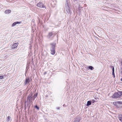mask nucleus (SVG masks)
<instances>
[{
	"label": "nucleus",
	"mask_w": 122,
	"mask_h": 122,
	"mask_svg": "<svg viewBox=\"0 0 122 122\" xmlns=\"http://www.w3.org/2000/svg\"><path fill=\"white\" fill-rule=\"evenodd\" d=\"M37 6L40 8H44V5L41 3H38L37 5Z\"/></svg>",
	"instance_id": "obj_3"
},
{
	"label": "nucleus",
	"mask_w": 122,
	"mask_h": 122,
	"mask_svg": "<svg viewBox=\"0 0 122 122\" xmlns=\"http://www.w3.org/2000/svg\"><path fill=\"white\" fill-rule=\"evenodd\" d=\"M11 11L10 10H6L5 12V14H9L11 12Z\"/></svg>",
	"instance_id": "obj_9"
},
{
	"label": "nucleus",
	"mask_w": 122,
	"mask_h": 122,
	"mask_svg": "<svg viewBox=\"0 0 122 122\" xmlns=\"http://www.w3.org/2000/svg\"><path fill=\"white\" fill-rule=\"evenodd\" d=\"M112 68V72H114V67H113Z\"/></svg>",
	"instance_id": "obj_23"
},
{
	"label": "nucleus",
	"mask_w": 122,
	"mask_h": 122,
	"mask_svg": "<svg viewBox=\"0 0 122 122\" xmlns=\"http://www.w3.org/2000/svg\"><path fill=\"white\" fill-rule=\"evenodd\" d=\"M55 45V44H54L53 46H52V48L51 49V54L53 55L55 54L54 47Z\"/></svg>",
	"instance_id": "obj_2"
},
{
	"label": "nucleus",
	"mask_w": 122,
	"mask_h": 122,
	"mask_svg": "<svg viewBox=\"0 0 122 122\" xmlns=\"http://www.w3.org/2000/svg\"><path fill=\"white\" fill-rule=\"evenodd\" d=\"M30 82L29 79V78H26L25 80V84H26L27 83H28Z\"/></svg>",
	"instance_id": "obj_8"
},
{
	"label": "nucleus",
	"mask_w": 122,
	"mask_h": 122,
	"mask_svg": "<svg viewBox=\"0 0 122 122\" xmlns=\"http://www.w3.org/2000/svg\"><path fill=\"white\" fill-rule=\"evenodd\" d=\"M121 81H122V78L121 79Z\"/></svg>",
	"instance_id": "obj_26"
},
{
	"label": "nucleus",
	"mask_w": 122,
	"mask_h": 122,
	"mask_svg": "<svg viewBox=\"0 0 122 122\" xmlns=\"http://www.w3.org/2000/svg\"><path fill=\"white\" fill-rule=\"evenodd\" d=\"M21 23V21L20 22H16L13 23L12 25V26H14L16 24H20Z\"/></svg>",
	"instance_id": "obj_6"
},
{
	"label": "nucleus",
	"mask_w": 122,
	"mask_h": 122,
	"mask_svg": "<svg viewBox=\"0 0 122 122\" xmlns=\"http://www.w3.org/2000/svg\"><path fill=\"white\" fill-rule=\"evenodd\" d=\"M66 11L68 13H69L70 12V10L69 9V7L67 5L66 6Z\"/></svg>",
	"instance_id": "obj_10"
},
{
	"label": "nucleus",
	"mask_w": 122,
	"mask_h": 122,
	"mask_svg": "<svg viewBox=\"0 0 122 122\" xmlns=\"http://www.w3.org/2000/svg\"><path fill=\"white\" fill-rule=\"evenodd\" d=\"M122 95V92H119L114 94L112 96L113 98H117L120 97Z\"/></svg>",
	"instance_id": "obj_1"
},
{
	"label": "nucleus",
	"mask_w": 122,
	"mask_h": 122,
	"mask_svg": "<svg viewBox=\"0 0 122 122\" xmlns=\"http://www.w3.org/2000/svg\"><path fill=\"white\" fill-rule=\"evenodd\" d=\"M3 76H0V79H2L3 78Z\"/></svg>",
	"instance_id": "obj_21"
},
{
	"label": "nucleus",
	"mask_w": 122,
	"mask_h": 122,
	"mask_svg": "<svg viewBox=\"0 0 122 122\" xmlns=\"http://www.w3.org/2000/svg\"><path fill=\"white\" fill-rule=\"evenodd\" d=\"M91 102L93 103L95 101L94 99H92L91 100Z\"/></svg>",
	"instance_id": "obj_19"
},
{
	"label": "nucleus",
	"mask_w": 122,
	"mask_h": 122,
	"mask_svg": "<svg viewBox=\"0 0 122 122\" xmlns=\"http://www.w3.org/2000/svg\"><path fill=\"white\" fill-rule=\"evenodd\" d=\"M35 107L38 109H39V108L37 106H35Z\"/></svg>",
	"instance_id": "obj_24"
},
{
	"label": "nucleus",
	"mask_w": 122,
	"mask_h": 122,
	"mask_svg": "<svg viewBox=\"0 0 122 122\" xmlns=\"http://www.w3.org/2000/svg\"><path fill=\"white\" fill-rule=\"evenodd\" d=\"M91 104V101H88L87 102L86 105L87 106L90 105Z\"/></svg>",
	"instance_id": "obj_11"
},
{
	"label": "nucleus",
	"mask_w": 122,
	"mask_h": 122,
	"mask_svg": "<svg viewBox=\"0 0 122 122\" xmlns=\"http://www.w3.org/2000/svg\"><path fill=\"white\" fill-rule=\"evenodd\" d=\"M11 117L10 116H8L7 119V121L9 122L10 120Z\"/></svg>",
	"instance_id": "obj_14"
},
{
	"label": "nucleus",
	"mask_w": 122,
	"mask_h": 122,
	"mask_svg": "<svg viewBox=\"0 0 122 122\" xmlns=\"http://www.w3.org/2000/svg\"><path fill=\"white\" fill-rule=\"evenodd\" d=\"M118 103H117V102H113V104L114 105H117V104Z\"/></svg>",
	"instance_id": "obj_18"
},
{
	"label": "nucleus",
	"mask_w": 122,
	"mask_h": 122,
	"mask_svg": "<svg viewBox=\"0 0 122 122\" xmlns=\"http://www.w3.org/2000/svg\"><path fill=\"white\" fill-rule=\"evenodd\" d=\"M121 65H122V67L120 69V72L121 75H122V62H121Z\"/></svg>",
	"instance_id": "obj_16"
},
{
	"label": "nucleus",
	"mask_w": 122,
	"mask_h": 122,
	"mask_svg": "<svg viewBox=\"0 0 122 122\" xmlns=\"http://www.w3.org/2000/svg\"><path fill=\"white\" fill-rule=\"evenodd\" d=\"M74 122H79V121L78 120V119L77 120H76Z\"/></svg>",
	"instance_id": "obj_22"
},
{
	"label": "nucleus",
	"mask_w": 122,
	"mask_h": 122,
	"mask_svg": "<svg viewBox=\"0 0 122 122\" xmlns=\"http://www.w3.org/2000/svg\"><path fill=\"white\" fill-rule=\"evenodd\" d=\"M32 97V94H30L29 96H28V100H29L30 102H32V99L31 98Z\"/></svg>",
	"instance_id": "obj_4"
},
{
	"label": "nucleus",
	"mask_w": 122,
	"mask_h": 122,
	"mask_svg": "<svg viewBox=\"0 0 122 122\" xmlns=\"http://www.w3.org/2000/svg\"><path fill=\"white\" fill-rule=\"evenodd\" d=\"M119 120L121 122H122V115L120 114L119 115Z\"/></svg>",
	"instance_id": "obj_7"
},
{
	"label": "nucleus",
	"mask_w": 122,
	"mask_h": 122,
	"mask_svg": "<svg viewBox=\"0 0 122 122\" xmlns=\"http://www.w3.org/2000/svg\"><path fill=\"white\" fill-rule=\"evenodd\" d=\"M117 103L119 104L120 106L122 107V102H117Z\"/></svg>",
	"instance_id": "obj_13"
},
{
	"label": "nucleus",
	"mask_w": 122,
	"mask_h": 122,
	"mask_svg": "<svg viewBox=\"0 0 122 122\" xmlns=\"http://www.w3.org/2000/svg\"><path fill=\"white\" fill-rule=\"evenodd\" d=\"M57 109H59V108L58 107V108H57Z\"/></svg>",
	"instance_id": "obj_25"
},
{
	"label": "nucleus",
	"mask_w": 122,
	"mask_h": 122,
	"mask_svg": "<svg viewBox=\"0 0 122 122\" xmlns=\"http://www.w3.org/2000/svg\"><path fill=\"white\" fill-rule=\"evenodd\" d=\"M53 33L52 32H50L49 33L48 36L50 38L51 36H52Z\"/></svg>",
	"instance_id": "obj_15"
},
{
	"label": "nucleus",
	"mask_w": 122,
	"mask_h": 122,
	"mask_svg": "<svg viewBox=\"0 0 122 122\" xmlns=\"http://www.w3.org/2000/svg\"><path fill=\"white\" fill-rule=\"evenodd\" d=\"M37 95V93H36V94H35L33 96V98L34 99H35V98L36 97Z\"/></svg>",
	"instance_id": "obj_17"
},
{
	"label": "nucleus",
	"mask_w": 122,
	"mask_h": 122,
	"mask_svg": "<svg viewBox=\"0 0 122 122\" xmlns=\"http://www.w3.org/2000/svg\"><path fill=\"white\" fill-rule=\"evenodd\" d=\"M18 43H14L12 46V48L15 49L18 46Z\"/></svg>",
	"instance_id": "obj_5"
},
{
	"label": "nucleus",
	"mask_w": 122,
	"mask_h": 122,
	"mask_svg": "<svg viewBox=\"0 0 122 122\" xmlns=\"http://www.w3.org/2000/svg\"><path fill=\"white\" fill-rule=\"evenodd\" d=\"M112 75L114 76V78L115 77V76L114 72H112Z\"/></svg>",
	"instance_id": "obj_20"
},
{
	"label": "nucleus",
	"mask_w": 122,
	"mask_h": 122,
	"mask_svg": "<svg viewBox=\"0 0 122 122\" xmlns=\"http://www.w3.org/2000/svg\"><path fill=\"white\" fill-rule=\"evenodd\" d=\"M88 68L91 70H93L94 69V67L91 66H89Z\"/></svg>",
	"instance_id": "obj_12"
}]
</instances>
